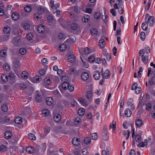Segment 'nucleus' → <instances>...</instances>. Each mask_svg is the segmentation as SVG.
Segmentation results:
<instances>
[{
	"instance_id": "nucleus-1",
	"label": "nucleus",
	"mask_w": 155,
	"mask_h": 155,
	"mask_svg": "<svg viewBox=\"0 0 155 155\" xmlns=\"http://www.w3.org/2000/svg\"><path fill=\"white\" fill-rule=\"evenodd\" d=\"M44 9L42 7H39L38 12H36L34 14L33 16L34 18H36L37 19L40 18L41 17V15L44 13Z\"/></svg>"
},
{
	"instance_id": "nucleus-2",
	"label": "nucleus",
	"mask_w": 155,
	"mask_h": 155,
	"mask_svg": "<svg viewBox=\"0 0 155 155\" xmlns=\"http://www.w3.org/2000/svg\"><path fill=\"white\" fill-rule=\"evenodd\" d=\"M108 132L107 130V128L105 127H104L102 132V137L104 140L107 141L108 140L109 137L108 135Z\"/></svg>"
},
{
	"instance_id": "nucleus-3",
	"label": "nucleus",
	"mask_w": 155,
	"mask_h": 155,
	"mask_svg": "<svg viewBox=\"0 0 155 155\" xmlns=\"http://www.w3.org/2000/svg\"><path fill=\"white\" fill-rule=\"evenodd\" d=\"M154 18L153 16H150L147 21V25L148 24L150 26H153L154 24Z\"/></svg>"
},
{
	"instance_id": "nucleus-4",
	"label": "nucleus",
	"mask_w": 155,
	"mask_h": 155,
	"mask_svg": "<svg viewBox=\"0 0 155 155\" xmlns=\"http://www.w3.org/2000/svg\"><path fill=\"white\" fill-rule=\"evenodd\" d=\"M54 102V99L51 97H47L46 99V104L49 106L52 105Z\"/></svg>"
},
{
	"instance_id": "nucleus-5",
	"label": "nucleus",
	"mask_w": 155,
	"mask_h": 155,
	"mask_svg": "<svg viewBox=\"0 0 155 155\" xmlns=\"http://www.w3.org/2000/svg\"><path fill=\"white\" fill-rule=\"evenodd\" d=\"M104 75L103 74H102V76L103 78L105 79H108L110 77V71L108 69L106 70L104 73Z\"/></svg>"
},
{
	"instance_id": "nucleus-6",
	"label": "nucleus",
	"mask_w": 155,
	"mask_h": 155,
	"mask_svg": "<svg viewBox=\"0 0 155 155\" xmlns=\"http://www.w3.org/2000/svg\"><path fill=\"white\" fill-rule=\"evenodd\" d=\"M37 29L39 33H42L45 31V27L42 25H40L38 26Z\"/></svg>"
},
{
	"instance_id": "nucleus-7",
	"label": "nucleus",
	"mask_w": 155,
	"mask_h": 155,
	"mask_svg": "<svg viewBox=\"0 0 155 155\" xmlns=\"http://www.w3.org/2000/svg\"><path fill=\"white\" fill-rule=\"evenodd\" d=\"M72 144L75 146H77L80 143V140L78 138H74L72 140Z\"/></svg>"
},
{
	"instance_id": "nucleus-8",
	"label": "nucleus",
	"mask_w": 155,
	"mask_h": 155,
	"mask_svg": "<svg viewBox=\"0 0 155 155\" xmlns=\"http://www.w3.org/2000/svg\"><path fill=\"white\" fill-rule=\"evenodd\" d=\"M135 123L136 125L138 127H141L143 124L142 121L140 119H136Z\"/></svg>"
},
{
	"instance_id": "nucleus-9",
	"label": "nucleus",
	"mask_w": 155,
	"mask_h": 155,
	"mask_svg": "<svg viewBox=\"0 0 155 155\" xmlns=\"http://www.w3.org/2000/svg\"><path fill=\"white\" fill-rule=\"evenodd\" d=\"M81 77L82 79L83 80H86L89 77V75L88 73L84 72L81 74Z\"/></svg>"
},
{
	"instance_id": "nucleus-10",
	"label": "nucleus",
	"mask_w": 155,
	"mask_h": 155,
	"mask_svg": "<svg viewBox=\"0 0 155 155\" xmlns=\"http://www.w3.org/2000/svg\"><path fill=\"white\" fill-rule=\"evenodd\" d=\"M79 101L82 105L86 107L88 105L87 102L85 99H83L82 98H80L79 99Z\"/></svg>"
},
{
	"instance_id": "nucleus-11",
	"label": "nucleus",
	"mask_w": 155,
	"mask_h": 155,
	"mask_svg": "<svg viewBox=\"0 0 155 155\" xmlns=\"http://www.w3.org/2000/svg\"><path fill=\"white\" fill-rule=\"evenodd\" d=\"M19 17V14L17 12H14L12 15V18L15 21L18 19Z\"/></svg>"
},
{
	"instance_id": "nucleus-12",
	"label": "nucleus",
	"mask_w": 155,
	"mask_h": 155,
	"mask_svg": "<svg viewBox=\"0 0 155 155\" xmlns=\"http://www.w3.org/2000/svg\"><path fill=\"white\" fill-rule=\"evenodd\" d=\"M12 134L11 132L9 131H7L5 133V138L6 139H10L12 137Z\"/></svg>"
},
{
	"instance_id": "nucleus-13",
	"label": "nucleus",
	"mask_w": 155,
	"mask_h": 155,
	"mask_svg": "<svg viewBox=\"0 0 155 155\" xmlns=\"http://www.w3.org/2000/svg\"><path fill=\"white\" fill-rule=\"evenodd\" d=\"M99 45L101 48H103L104 47L105 45V42L104 39H101L99 42Z\"/></svg>"
},
{
	"instance_id": "nucleus-14",
	"label": "nucleus",
	"mask_w": 155,
	"mask_h": 155,
	"mask_svg": "<svg viewBox=\"0 0 155 155\" xmlns=\"http://www.w3.org/2000/svg\"><path fill=\"white\" fill-rule=\"evenodd\" d=\"M26 151L29 154H31L34 152V148L33 147L28 146L26 148Z\"/></svg>"
},
{
	"instance_id": "nucleus-15",
	"label": "nucleus",
	"mask_w": 155,
	"mask_h": 155,
	"mask_svg": "<svg viewBox=\"0 0 155 155\" xmlns=\"http://www.w3.org/2000/svg\"><path fill=\"white\" fill-rule=\"evenodd\" d=\"M92 93L91 91H88L86 94V98L89 100H91L92 99Z\"/></svg>"
},
{
	"instance_id": "nucleus-16",
	"label": "nucleus",
	"mask_w": 155,
	"mask_h": 155,
	"mask_svg": "<svg viewBox=\"0 0 155 155\" xmlns=\"http://www.w3.org/2000/svg\"><path fill=\"white\" fill-rule=\"evenodd\" d=\"M68 58L69 61L71 63L74 62L75 60V57L74 55L73 54L69 55Z\"/></svg>"
},
{
	"instance_id": "nucleus-17",
	"label": "nucleus",
	"mask_w": 155,
	"mask_h": 155,
	"mask_svg": "<svg viewBox=\"0 0 155 155\" xmlns=\"http://www.w3.org/2000/svg\"><path fill=\"white\" fill-rule=\"evenodd\" d=\"M5 49L2 50L0 52V55L2 57H5L7 55L6 50L7 49V48H5Z\"/></svg>"
},
{
	"instance_id": "nucleus-18",
	"label": "nucleus",
	"mask_w": 155,
	"mask_h": 155,
	"mask_svg": "<svg viewBox=\"0 0 155 155\" xmlns=\"http://www.w3.org/2000/svg\"><path fill=\"white\" fill-rule=\"evenodd\" d=\"M61 119V115L59 114H55L54 116V120L56 122H59Z\"/></svg>"
},
{
	"instance_id": "nucleus-19",
	"label": "nucleus",
	"mask_w": 155,
	"mask_h": 155,
	"mask_svg": "<svg viewBox=\"0 0 155 155\" xmlns=\"http://www.w3.org/2000/svg\"><path fill=\"white\" fill-rule=\"evenodd\" d=\"M100 15H97V19L99 18H102V19L104 21V22L106 23V22L107 21V20L106 19L107 18L108 16L107 15H105L104 17H103V15H101V14L100 13H99Z\"/></svg>"
},
{
	"instance_id": "nucleus-20",
	"label": "nucleus",
	"mask_w": 155,
	"mask_h": 155,
	"mask_svg": "<svg viewBox=\"0 0 155 155\" xmlns=\"http://www.w3.org/2000/svg\"><path fill=\"white\" fill-rule=\"evenodd\" d=\"M66 45L64 43H63L59 46V50L61 51H64L66 48Z\"/></svg>"
},
{
	"instance_id": "nucleus-21",
	"label": "nucleus",
	"mask_w": 155,
	"mask_h": 155,
	"mask_svg": "<svg viewBox=\"0 0 155 155\" xmlns=\"http://www.w3.org/2000/svg\"><path fill=\"white\" fill-rule=\"evenodd\" d=\"M142 57V61L145 64H146L148 60V57L147 56H144L142 55L141 56Z\"/></svg>"
},
{
	"instance_id": "nucleus-22",
	"label": "nucleus",
	"mask_w": 155,
	"mask_h": 155,
	"mask_svg": "<svg viewBox=\"0 0 155 155\" xmlns=\"http://www.w3.org/2000/svg\"><path fill=\"white\" fill-rule=\"evenodd\" d=\"M90 20V17L87 15H85L82 18V21L85 22H87Z\"/></svg>"
},
{
	"instance_id": "nucleus-23",
	"label": "nucleus",
	"mask_w": 155,
	"mask_h": 155,
	"mask_svg": "<svg viewBox=\"0 0 155 155\" xmlns=\"http://www.w3.org/2000/svg\"><path fill=\"white\" fill-rule=\"evenodd\" d=\"M132 112L129 109H127L125 111V114L127 117H129L131 116Z\"/></svg>"
},
{
	"instance_id": "nucleus-24",
	"label": "nucleus",
	"mask_w": 155,
	"mask_h": 155,
	"mask_svg": "<svg viewBox=\"0 0 155 155\" xmlns=\"http://www.w3.org/2000/svg\"><path fill=\"white\" fill-rule=\"evenodd\" d=\"M22 120V118L20 117H16L15 120V123L17 124H20L21 123Z\"/></svg>"
},
{
	"instance_id": "nucleus-25",
	"label": "nucleus",
	"mask_w": 155,
	"mask_h": 155,
	"mask_svg": "<svg viewBox=\"0 0 155 155\" xmlns=\"http://www.w3.org/2000/svg\"><path fill=\"white\" fill-rule=\"evenodd\" d=\"M21 76L23 79H26L28 78V74L26 71H23L21 74Z\"/></svg>"
},
{
	"instance_id": "nucleus-26",
	"label": "nucleus",
	"mask_w": 155,
	"mask_h": 155,
	"mask_svg": "<svg viewBox=\"0 0 155 155\" xmlns=\"http://www.w3.org/2000/svg\"><path fill=\"white\" fill-rule=\"evenodd\" d=\"M2 81L4 82H6L8 80V77L6 74H2L1 76Z\"/></svg>"
},
{
	"instance_id": "nucleus-27",
	"label": "nucleus",
	"mask_w": 155,
	"mask_h": 155,
	"mask_svg": "<svg viewBox=\"0 0 155 155\" xmlns=\"http://www.w3.org/2000/svg\"><path fill=\"white\" fill-rule=\"evenodd\" d=\"M61 81L63 82H65L68 83V81L69 80V78L68 76L67 75H65L62 76L61 78Z\"/></svg>"
},
{
	"instance_id": "nucleus-28",
	"label": "nucleus",
	"mask_w": 155,
	"mask_h": 155,
	"mask_svg": "<svg viewBox=\"0 0 155 155\" xmlns=\"http://www.w3.org/2000/svg\"><path fill=\"white\" fill-rule=\"evenodd\" d=\"M11 30L10 28L8 26H6L4 27L3 29V31L4 33L6 34L9 33Z\"/></svg>"
},
{
	"instance_id": "nucleus-29",
	"label": "nucleus",
	"mask_w": 155,
	"mask_h": 155,
	"mask_svg": "<svg viewBox=\"0 0 155 155\" xmlns=\"http://www.w3.org/2000/svg\"><path fill=\"white\" fill-rule=\"evenodd\" d=\"M85 113V110L83 108H80L78 110V114L79 116H83Z\"/></svg>"
},
{
	"instance_id": "nucleus-30",
	"label": "nucleus",
	"mask_w": 155,
	"mask_h": 155,
	"mask_svg": "<svg viewBox=\"0 0 155 155\" xmlns=\"http://www.w3.org/2000/svg\"><path fill=\"white\" fill-rule=\"evenodd\" d=\"M44 82L46 85H48L51 83L50 79L49 77H46L44 79Z\"/></svg>"
},
{
	"instance_id": "nucleus-31",
	"label": "nucleus",
	"mask_w": 155,
	"mask_h": 155,
	"mask_svg": "<svg viewBox=\"0 0 155 155\" xmlns=\"http://www.w3.org/2000/svg\"><path fill=\"white\" fill-rule=\"evenodd\" d=\"M149 84L151 86H153L155 84V77H152L149 80Z\"/></svg>"
},
{
	"instance_id": "nucleus-32",
	"label": "nucleus",
	"mask_w": 155,
	"mask_h": 155,
	"mask_svg": "<svg viewBox=\"0 0 155 155\" xmlns=\"http://www.w3.org/2000/svg\"><path fill=\"white\" fill-rule=\"evenodd\" d=\"M49 114V111L47 109H44L42 110V114L43 116L46 117Z\"/></svg>"
},
{
	"instance_id": "nucleus-33",
	"label": "nucleus",
	"mask_w": 155,
	"mask_h": 155,
	"mask_svg": "<svg viewBox=\"0 0 155 155\" xmlns=\"http://www.w3.org/2000/svg\"><path fill=\"white\" fill-rule=\"evenodd\" d=\"M32 9V7L31 5H28L25 7L24 10L26 12H30Z\"/></svg>"
},
{
	"instance_id": "nucleus-34",
	"label": "nucleus",
	"mask_w": 155,
	"mask_h": 155,
	"mask_svg": "<svg viewBox=\"0 0 155 155\" xmlns=\"http://www.w3.org/2000/svg\"><path fill=\"white\" fill-rule=\"evenodd\" d=\"M147 22L145 21V22L143 23L142 24L141 28L144 31H146L147 29V25H146Z\"/></svg>"
},
{
	"instance_id": "nucleus-35",
	"label": "nucleus",
	"mask_w": 155,
	"mask_h": 155,
	"mask_svg": "<svg viewBox=\"0 0 155 155\" xmlns=\"http://www.w3.org/2000/svg\"><path fill=\"white\" fill-rule=\"evenodd\" d=\"M84 142L86 144L88 145L90 143L91 139L89 137H85L84 140Z\"/></svg>"
},
{
	"instance_id": "nucleus-36",
	"label": "nucleus",
	"mask_w": 155,
	"mask_h": 155,
	"mask_svg": "<svg viewBox=\"0 0 155 155\" xmlns=\"http://www.w3.org/2000/svg\"><path fill=\"white\" fill-rule=\"evenodd\" d=\"M91 33L92 36L96 37L97 35V29L96 28H92L91 30Z\"/></svg>"
},
{
	"instance_id": "nucleus-37",
	"label": "nucleus",
	"mask_w": 155,
	"mask_h": 155,
	"mask_svg": "<svg viewBox=\"0 0 155 155\" xmlns=\"http://www.w3.org/2000/svg\"><path fill=\"white\" fill-rule=\"evenodd\" d=\"M95 60V58L93 55L90 56L88 58V61L90 62H93Z\"/></svg>"
},
{
	"instance_id": "nucleus-38",
	"label": "nucleus",
	"mask_w": 155,
	"mask_h": 155,
	"mask_svg": "<svg viewBox=\"0 0 155 155\" xmlns=\"http://www.w3.org/2000/svg\"><path fill=\"white\" fill-rule=\"evenodd\" d=\"M28 136L29 138L31 140H35L36 139L35 136L32 134L29 133L28 134Z\"/></svg>"
},
{
	"instance_id": "nucleus-39",
	"label": "nucleus",
	"mask_w": 155,
	"mask_h": 155,
	"mask_svg": "<svg viewBox=\"0 0 155 155\" xmlns=\"http://www.w3.org/2000/svg\"><path fill=\"white\" fill-rule=\"evenodd\" d=\"M31 26L30 24L28 23H26L24 24V28L26 30H29L30 29Z\"/></svg>"
},
{
	"instance_id": "nucleus-40",
	"label": "nucleus",
	"mask_w": 155,
	"mask_h": 155,
	"mask_svg": "<svg viewBox=\"0 0 155 155\" xmlns=\"http://www.w3.org/2000/svg\"><path fill=\"white\" fill-rule=\"evenodd\" d=\"M91 50L88 47L85 48L84 50V53L86 54H88L90 53Z\"/></svg>"
},
{
	"instance_id": "nucleus-41",
	"label": "nucleus",
	"mask_w": 155,
	"mask_h": 155,
	"mask_svg": "<svg viewBox=\"0 0 155 155\" xmlns=\"http://www.w3.org/2000/svg\"><path fill=\"white\" fill-rule=\"evenodd\" d=\"M35 99L36 101L39 102L41 101L42 98L41 96L39 94H37L36 96Z\"/></svg>"
},
{
	"instance_id": "nucleus-42",
	"label": "nucleus",
	"mask_w": 155,
	"mask_h": 155,
	"mask_svg": "<svg viewBox=\"0 0 155 155\" xmlns=\"http://www.w3.org/2000/svg\"><path fill=\"white\" fill-rule=\"evenodd\" d=\"M69 85V83H67V82H63L62 84V88L65 90H66L67 89V86H68Z\"/></svg>"
},
{
	"instance_id": "nucleus-43",
	"label": "nucleus",
	"mask_w": 155,
	"mask_h": 155,
	"mask_svg": "<svg viewBox=\"0 0 155 155\" xmlns=\"http://www.w3.org/2000/svg\"><path fill=\"white\" fill-rule=\"evenodd\" d=\"M71 28L72 30H75L77 28V25L76 23H73L71 24Z\"/></svg>"
},
{
	"instance_id": "nucleus-44",
	"label": "nucleus",
	"mask_w": 155,
	"mask_h": 155,
	"mask_svg": "<svg viewBox=\"0 0 155 155\" xmlns=\"http://www.w3.org/2000/svg\"><path fill=\"white\" fill-rule=\"evenodd\" d=\"M81 121V119L79 117H77L75 118L74 120V124L76 125H78L80 123Z\"/></svg>"
},
{
	"instance_id": "nucleus-45",
	"label": "nucleus",
	"mask_w": 155,
	"mask_h": 155,
	"mask_svg": "<svg viewBox=\"0 0 155 155\" xmlns=\"http://www.w3.org/2000/svg\"><path fill=\"white\" fill-rule=\"evenodd\" d=\"M26 49L24 48H20L19 50V52L20 54L22 55L25 54L26 53Z\"/></svg>"
},
{
	"instance_id": "nucleus-46",
	"label": "nucleus",
	"mask_w": 155,
	"mask_h": 155,
	"mask_svg": "<svg viewBox=\"0 0 155 155\" xmlns=\"http://www.w3.org/2000/svg\"><path fill=\"white\" fill-rule=\"evenodd\" d=\"M67 87H68L67 89H68L71 92H73L74 90V87L73 85H70L69 84V85L67 86Z\"/></svg>"
},
{
	"instance_id": "nucleus-47",
	"label": "nucleus",
	"mask_w": 155,
	"mask_h": 155,
	"mask_svg": "<svg viewBox=\"0 0 155 155\" xmlns=\"http://www.w3.org/2000/svg\"><path fill=\"white\" fill-rule=\"evenodd\" d=\"M15 77L14 73L13 72H11L9 73L8 78H9L10 79L12 80L14 79Z\"/></svg>"
},
{
	"instance_id": "nucleus-48",
	"label": "nucleus",
	"mask_w": 155,
	"mask_h": 155,
	"mask_svg": "<svg viewBox=\"0 0 155 155\" xmlns=\"http://www.w3.org/2000/svg\"><path fill=\"white\" fill-rule=\"evenodd\" d=\"M26 38L28 40H31L33 38L32 35L31 33H28L26 35Z\"/></svg>"
},
{
	"instance_id": "nucleus-49",
	"label": "nucleus",
	"mask_w": 155,
	"mask_h": 155,
	"mask_svg": "<svg viewBox=\"0 0 155 155\" xmlns=\"http://www.w3.org/2000/svg\"><path fill=\"white\" fill-rule=\"evenodd\" d=\"M140 38L143 41L145 38V32L143 31H142L141 32L140 34Z\"/></svg>"
},
{
	"instance_id": "nucleus-50",
	"label": "nucleus",
	"mask_w": 155,
	"mask_h": 155,
	"mask_svg": "<svg viewBox=\"0 0 155 155\" xmlns=\"http://www.w3.org/2000/svg\"><path fill=\"white\" fill-rule=\"evenodd\" d=\"M146 109L148 111L150 110L151 108V104L150 103H147L146 105Z\"/></svg>"
},
{
	"instance_id": "nucleus-51",
	"label": "nucleus",
	"mask_w": 155,
	"mask_h": 155,
	"mask_svg": "<svg viewBox=\"0 0 155 155\" xmlns=\"http://www.w3.org/2000/svg\"><path fill=\"white\" fill-rule=\"evenodd\" d=\"M41 78L40 76H36L34 78V80L36 81L37 83H38L41 81Z\"/></svg>"
},
{
	"instance_id": "nucleus-52",
	"label": "nucleus",
	"mask_w": 155,
	"mask_h": 155,
	"mask_svg": "<svg viewBox=\"0 0 155 155\" xmlns=\"http://www.w3.org/2000/svg\"><path fill=\"white\" fill-rule=\"evenodd\" d=\"M3 68L4 70H5L7 71H8L10 70V67L7 64H5Z\"/></svg>"
},
{
	"instance_id": "nucleus-53",
	"label": "nucleus",
	"mask_w": 155,
	"mask_h": 155,
	"mask_svg": "<svg viewBox=\"0 0 155 155\" xmlns=\"http://www.w3.org/2000/svg\"><path fill=\"white\" fill-rule=\"evenodd\" d=\"M39 74L41 76H44L46 74V71L44 69H41L39 72Z\"/></svg>"
},
{
	"instance_id": "nucleus-54",
	"label": "nucleus",
	"mask_w": 155,
	"mask_h": 155,
	"mask_svg": "<svg viewBox=\"0 0 155 155\" xmlns=\"http://www.w3.org/2000/svg\"><path fill=\"white\" fill-rule=\"evenodd\" d=\"M7 147L5 145H2L0 146V151L4 152L6 150Z\"/></svg>"
},
{
	"instance_id": "nucleus-55",
	"label": "nucleus",
	"mask_w": 155,
	"mask_h": 155,
	"mask_svg": "<svg viewBox=\"0 0 155 155\" xmlns=\"http://www.w3.org/2000/svg\"><path fill=\"white\" fill-rule=\"evenodd\" d=\"M2 111H6L8 110L7 106L5 104H3L2 106Z\"/></svg>"
},
{
	"instance_id": "nucleus-56",
	"label": "nucleus",
	"mask_w": 155,
	"mask_h": 155,
	"mask_svg": "<svg viewBox=\"0 0 155 155\" xmlns=\"http://www.w3.org/2000/svg\"><path fill=\"white\" fill-rule=\"evenodd\" d=\"M65 35L62 33H60L58 35V38L60 40H62L65 38Z\"/></svg>"
},
{
	"instance_id": "nucleus-57",
	"label": "nucleus",
	"mask_w": 155,
	"mask_h": 155,
	"mask_svg": "<svg viewBox=\"0 0 155 155\" xmlns=\"http://www.w3.org/2000/svg\"><path fill=\"white\" fill-rule=\"evenodd\" d=\"M134 87L136 93L137 94L140 93L141 90V88H140L137 87V86H135Z\"/></svg>"
},
{
	"instance_id": "nucleus-58",
	"label": "nucleus",
	"mask_w": 155,
	"mask_h": 155,
	"mask_svg": "<svg viewBox=\"0 0 155 155\" xmlns=\"http://www.w3.org/2000/svg\"><path fill=\"white\" fill-rule=\"evenodd\" d=\"M114 121H113V124H110V129H111L112 128L113 129V130H115L116 126V122H115L114 123Z\"/></svg>"
},
{
	"instance_id": "nucleus-59",
	"label": "nucleus",
	"mask_w": 155,
	"mask_h": 155,
	"mask_svg": "<svg viewBox=\"0 0 155 155\" xmlns=\"http://www.w3.org/2000/svg\"><path fill=\"white\" fill-rule=\"evenodd\" d=\"M92 139L93 140H96L97 139V134L96 133H93L91 135Z\"/></svg>"
},
{
	"instance_id": "nucleus-60",
	"label": "nucleus",
	"mask_w": 155,
	"mask_h": 155,
	"mask_svg": "<svg viewBox=\"0 0 155 155\" xmlns=\"http://www.w3.org/2000/svg\"><path fill=\"white\" fill-rule=\"evenodd\" d=\"M60 6V4L58 3H56L55 5H51V7L52 8H55V9L58 8ZM54 8H53L54 9Z\"/></svg>"
},
{
	"instance_id": "nucleus-61",
	"label": "nucleus",
	"mask_w": 155,
	"mask_h": 155,
	"mask_svg": "<svg viewBox=\"0 0 155 155\" xmlns=\"http://www.w3.org/2000/svg\"><path fill=\"white\" fill-rule=\"evenodd\" d=\"M135 139L138 142L141 141V138L139 134L137 135L135 137Z\"/></svg>"
},
{
	"instance_id": "nucleus-62",
	"label": "nucleus",
	"mask_w": 155,
	"mask_h": 155,
	"mask_svg": "<svg viewBox=\"0 0 155 155\" xmlns=\"http://www.w3.org/2000/svg\"><path fill=\"white\" fill-rule=\"evenodd\" d=\"M102 119V115H100L99 114L97 113V120L98 121L99 123H101Z\"/></svg>"
},
{
	"instance_id": "nucleus-63",
	"label": "nucleus",
	"mask_w": 155,
	"mask_h": 155,
	"mask_svg": "<svg viewBox=\"0 0 155 155\" xmlns=\"http://www.w3.org/2000/svg\"><path fill=\"white\" fill-rule=\"evenodd\" d=\"M14 64L15 67H18L20 65V63L18 61H14Z\"/></svg>"
},
{
	"instance_id": "nucleus-64",
	"label": "nucleus",
	"mask_w": 155,
	"mask_h": 155,
	"mask_svg": "<svg viewBox=\"0 0 155 155\" xmlns=\"http://www.w3.org/2000/svg\"><path fill=\"white\" fill-rule=\"evenodd\" d=\"M71 105L73 107H77L78 106V103L77 101L74 100L71 102Z\"/></svg>"
}]
</instances>
